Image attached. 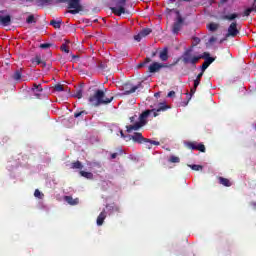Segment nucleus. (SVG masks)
<instances>
[{
  "instance_id": "obj_1",
  "label": "nucleus",
  "mask_w": 256,
  "mask_h": 256,
  "mask_svg": "<svg viewBox=\"0 0 256 256\" xmlns=\"http://www.w3.org/2000/svg\"><path fill=\"white\" fill-rule=\"evenodd\" d=\"M169 109V105L165 103H160L157 108L151 109V110H145L140 114V116L137 118V115H134L130 117V122L132 123L129 126H126V129H141L142 127H145L147 125L149 117H158L159 113L161 111H167Z\"/></svg>"
},
{
  "instance_id": "obj_2",
  "label": "nucleus",
  "mask_w": 256,
  "mask_h": 256,
  "mask_svg": "<svg viewBox=\"0 0 256 256\" xmlns=\"http://www.w3.org/2000/svg\"><path fill=\"white\" fill-rule=\"evenodd\" d=\"M131 131L133 129H127L125 132L123 130H120V135L122 139L126 141H133L134 143H138L139 145H142V143H145V149H153V145L159 146L161 143L159 141L151 140L149 138L143 137V134L139 132H135L133 135H131Z\"/></svg>"
},
{
  "instance_id": "obj_3",
  "label": "nucleus",
  "mask_w": 256,
  "mask_h": 256,
  "mask_svg": "<svg viewBox=\"0 0 256 256\" xmlns=\"http://www.w3.org/2000/svg\"><path fill=\"white\" fill-rule=\"evenodd\" d=\"M193 47H195V45L191 46L190 48H187L183 52L181 57H179L176 60L174 65H177L179 63V61H182V63L184 65H192L193 67H195L197 65V63H199V61L201 60V57H200V55L193 54Z\"/></svg>"
},
{
  "instance_id": "obj_4",
  "label": "nucleus",
  "mask_w": 256,
  "mask_h": 256,
  "mask_svg": "<svg viewBox=\"0 0 256 256\" xmlns=\"http://www.w3.org/2000/svg\"><path fill=\"white\" fill-rule=\"evenodd\" d=\"M113 99L114 97L105 98V92L103 90H96L94 95L89 97V103L94 107H99V105H109Z\"/></svg>"
},
{
  "instance_id": "obj_5",
  "label": "nucleus",
  "mask_w": 256,
  "mask_h": 256,
  "mask_svg": "<svg viewBox=\"0 0 256 256\" xmlns=\"http://www.w3.org/2000/svg\"><path fill=\"white\" fill-rule=\"evenodd\" d=\"M58 3H68V13L71 15H77L83 11V5H81V0H58Z\"/></svg>"
},
{
  "instance_id": "obj_6",
  "label": "nucleus",
  "mask_w": 256,
  "mask_h": 256,
  "mask_svg": "<svg viewBox=\"0 0 256 256\" xmlns=\"http://www.w3.org/2000/svg\"><path fill=\"white\" fill-rule=\"evenodd\" d=\"M115 7H111V11L117 17H121V15L125 14V5H127V0H114L113 1Z\"/></svg>"
},
{
  "instance_id": "obj_7",
  "label": "nucleus",
  "mask_w": 256,
  "mask_h": 256,
  "mask_svg": "<svg viewBox=\"0 0 256 256\" xmlns=\"http://www.w3.org/2000/svg\"><path fill=\"white\" fill-rule=\"evenodd\" d=\"M176 15V20L172 25V33L174 35H179V32L183 28V23H185V19L183 18V16H181V13H179V11H176Z\"/></svg>"
},
{
  "instance_id": "obj_8",
  "label": "nucleus",
  "mask_w": 256,
  "mask_h": 256,
  "mask_svg": "<svg viewBox=\"0 0 256 256\" xmlns=\"http://www.w3.org/2000/svg\"><path fill=\"white\" fill-rule=\"evenodd\" d=\"M200 59H205L204 63L200 67L201 71H207L209 68V65L215 61V58L211 57V54L209 52H204L200 55Z\"/></svg>"
},
{
  "instance_id": "obj_9",
  "label": "nucleus",
  "mask_w": 256,
  "mask_h": 256,
  "mask_svg": "<svg viewBox=\"0 0 256 256\" xmlns=\"http://www.w3.org/2000/svg\"><path fill=\"white\" fill-rule=\"evenodd\" d=\"M187 147L188 149H192V151H200L201 153H205L206 151L205 145L202 143L197 144V142H188Z\"/></svg>"
},
{
  "instance_id": "obj_10",
  "label": "nucleus",
  "mask_w": 256,
  "mask_h": 256,
  "mask_svg": "<svg viewBox=\"0 0 256 256\" xmlns=\"http://www.w3.org/2000/svg\"><path fill=\"white\" fill-rule=\"evenodd\" d=\"M239 33V29L237 28V21L231 22L228 27V31L226 36L235 37Z\"/></svg>"
},
{
  "instance_id": "obj_11",
  "label": "nucleus",
  "mask_w": 256,
  "mask_h": 256,
  "mask_svg": "<svg viewBox=\"0 0 256 256\" xmlns=\"http://www.w3.org/2000/svg\"><path fill=\"white\" fill-rule=\"evenodd\" d=\"M163 67H165V65L159 63V62H153L149 67H148V71L149 73H157V71L163 69Z\"/></svg>"
},
{
  "instance_id": "obj_12",
  "label": "nucleus",
  "mask_w": 256,
  "mask_h": 256,
  "mask_svg": "<svg viewBox=\"0 0 256 256\" xmlns=\"http://www.w3.org/2000/svg\"><path fill=\"white\" fill-rule=\"evenodd\" d=\"M87 115H89V112L83 109H78L74 112V119L83 120Z\"/></svg>"
},
{
  "instance_id": "obj_13",
  "label": "nucleus",
  "mask_w": 256,
  "mask_h": 256,
  "mask_svg": "<svg viewBox=\"0 0 256 256\" xmlns=\"http://www.w3.org/2000/svg\"><path fill=\"white\" fill-rule=\"evenodd\" d=\"M33 65H41V67H47V62L41 60V55H36L34 58L31 59Z\"/></svg>"
},
{
  "instance_id": "obj_14",
  "label": "nucleus",
  "mask_w": 256,
  "mask_h": 256,
  "mask_svg": "<svg viewBox=\"0 0 256 256\" xmlns=\"http://www.w3.org/2000/svg\"><path fill=\"white\" fill-rule=\"evenodd\" d=\"M105 219H107V211L103 210L97 217L96 223L99 227L105 223Z\"/></svg>"
},
{
  "instance_id": "obj_15",
  "label": "nucleus",
  "mask_w": 256,
  "mask_h": 256,
  "mask_svg": "<svg viewBox=\"0 0 256 256\" xmlns=\"http://www.w3.org/2000/svg\"><path fill=\"white\" fill-rule=\"evenodd\" d=\"M0 25H3V27H9V25H11V15H0Z\"/></svg>"
},
{
  "instance_id": "obj_16",
  "label": "nucleus",
  "mask_w": 256,
  "mask_h": 256,
  "mask_svg": "<svg viewBox=\"0 0 256 256\" xmlns=\"http://www.w3.org/2000/svg\"><path fill=\"white\" fill-rule=\"evenodd\" d=\"M218 182L220 185H223V187H231L233 185V182L227 178H224L222 176L218 177Z\"/></svg>"
},
{
  "instance_id": "obj_17",
  "label": "nucleus",
  "mask_w": 256,
  "mask_h": 256,
  "mask_svg": "<svg viewBox=\"0 0 256 256\" xmlns=\"http://www.w3.org/2000/svg\"><path fill=\"white\" fill-rule=\"evenodd\" d=\"M106 209H108L109 215H112V213H119L121 211V208L115 204H107Z\"/></svg>"
},
{
  "instance_id": "obj_18",
  "label": "nucleus",
  "mask_w": 256,
  "mask_h": 256,
  "mask_svg": "<svg viewBox=\"0 0 256 256\" xmlns=\"http://www.w3.org/2000/svg\"><path fill=\"white\" fill-rule=\"evenodd\" d=\"M159 59L162 61H167L169 59V48L165 47L162 51H160Z\"/></svg>"
},
{
  "instance_id": "obj_19",
  "label": "nucleus",
  "mask_w": 256,
  "mask_h": 256,
  "mask_svg": "<svg viewBox=\"0 0 256 256\" xmlns=\"http://www.w3.org/2000/svg\"><path fill=\"white\" fill-rule=\"evenodd\" d=\"M23 77V70L22 69H17L15 72L12 74L11 79L13 81L19 82V80Z\"/></svg>"
},
{
  "instance_id": "obj_20",
  "label": "nucleus",
  "mask_w": 256,
  "mask_h": 256,
  "mask_svg": "<svg viewBox=\"0 0 256 256\" xmlns=\"http://www.w3.org/2000/svg\"><path fill=\"white\" fill-rule=\"evenodd\" d=\"M64 201H66L68 205H79V198L73 199L71 196H65Z\"/></svg>"
},
{
  "instance_id": "obj_21",
  "label": "nucleus",
  "mask_w": 256,
  "mask_h": 256,
  "mask_svg": "<svg viewBox=\"0 0 256 256\" xmlns=\"http://www.w3.org/2000/svg\"><path fill=\"white\" fill-rule=\"evenodd\" d=\"M237 17H239L238 13H232V14L222 16V19L223 21H235Z\"/></svg>"
},
{
  "instance_id": "obj_22",
  "label": "nucleus",
  "mask_w": 256,
  "mask_h": 256,
  "mask_svg": "<svg viewBox=\"0 0 256 256\" xmlns=\"http://www.w3.org/2000/svg\"><path fill=\"white\" fill-rule=\"evenodd\" d=\"M199 85H201V80L199 79H195L194 80V86L193 88L190 89V96L193 97V95H195V93L197 92V87H199Z\"/></svg>"
},
{
  "instance_id": "obj_23",
  "label": "nucleus",
  "mask_w": 256,
  "mask_h": 256,
  "mask_svg": "<svg viewBox=\"0 0 256 256\" xmlns=\"http://www.w3.org/2000/svg\"><path fill=\"white\" fill-rule=\"evenodd\" d=\"M70 169H79V170H81V169H83V164L81 163V161L77 160V161L72 162L70 164Z\"/></svg>"
},
{
  "instance_id": "obj_24",
  "label": "nucleus",
  "mask_w": 256,
  "mask_h": 256,
  "mask_svg": "<svg viewBox=\"0 0 256 256\" xmlns=\"http://www.w3.org/2000/svg\"><path fill=\"white\" fill-rule=\"evenodd\" d=\"M61 23H63V21H61V20L57 21V20L53 19L50 21V25L52 27H54V29H61Z\"/></svg>"
},
{
  "instance_id": "obj_25",
  "label": "nucleus",
  "mask_w": 256,
  "mask_h": 256,
  "mask_svg": "<svg viewBox=\"0 0 256 256\" xmlns=\"http://www.w3.org/2000/svg\"><path fill=\"white\" fill-rule=\"evenodd\" d=\"M207 29L214 33V31H217V29H219V24L211 22L210 24H208Z\"/></svg>"
},
{
  "instance_id": "obj_26",
  "label": "nucleus",
  "mask_w": 256,
  "mask_h": 256,
  "mask_svg": "<svg viewBox=\"0 0 256 256\" xmlns=\"http://www.w3.org/2000/svg\"><path fill=\"white\" fill-rule=\"evenodd\" d=\"M151 33H153V30L151 28H144L140 31V35H142L143 38L151 35Z\"/></svg>"
},
{
  "instance_id": "obj_27",
  "label": "nucleus",
  "mask_w": 256,
  "mask_h": 256,
  "mask_svg": "<svg viewBox=\"0 0 256 256\" xmlns=\"http://www.w3.org/2000/svg\"><path fill=\"white\" fill-rule=\"evenodd\" d=\"M54 91H57L58 93H61V91H67V86L63 84H56L54 86Z\"/></svg>"
},
{
  "instance_id": "obj_28",
  "label": "nucleus",
  "mask_w": 256,
  "mask_h": 256,
  "mask_svg": "<svg viewBox=\"0 0 256 256\" xmlns=\"http://www.w3.org/2000/svg\"><path fill=\"white\" fill-rule=\"evenodd\" d=\"M140 87H141V83H139L136 86H133L130 90H126L124 92V95H131V93H135V91H137V89H140Z\"/></svg>"
},
{
  "instance_id": "obj_29",
  "label": "nucleus",
  "mask_w": 256,
  "mask_h": 256,
  "mask_svg": "<svg viewBox=\"0 0 256 256\" xmlns=\"http://www.w3.org/2000/svg\"><path fill=\"white\" fill-rule=\"evenodd\" d=\"M81 177H85V179H93V173L85 172L83 170L80 171Z\"/></svg>"
},
{
  "instance_id": "obj_30",
  "label": "nucleus",
  "mask_w": 256,
  "mask_h": 256,
  "mask_svg": "<svg viewBox=\"0 0 256 256\" xmlns=\"http://www.w3.org/2000/svg\"><path fill=\"white\" fill-rule=\"evenodd\" d=\"M26 23H28V25H31V23H37V20H35V16L31 14L27 17Z\"/></svg>"
},
{
  "instance_id": "obj_31",
  "label": "nucleus",
  "mask_w": 256,
  "mask_h": 256,
  "mask_svg": "<svg viewBox=\"0 0 256 256\" xmlns=\"http://www.w3.org/2000/svg\"><path fill=\"white\" fill-rule=\"evenodd\" d=\"M189 167L192 169V171H201L203 169L202 165L197 164L189 165Z\"/></svg>"
},
{
  "instance_id": "obj_32",
  "label": "nucleus",
  "mask_w": 256,
  "mask_h": 256,
  "mask_svg": "<svg viewBox=\"0 0 256 256\" xmlns=\"http://www.w3.org/2000/svg\"><path fill=\"white\" fill-rule=\"evenodd\" d=\"M169 162L170 163H180L181 162V159L178 157V156H171L169 158Z\"/></svg>"
},
{
  "instance_id": "obj_33",
  "label": "nucleus",
  "mask_w": 256,
  "mask_h": 256,
  "mask_svg": "<svg viewBox=\"0 0 256 256\" xmlns=\"http://www.w3.org/2000/svg\"><path fill=\"white\" fill-rule=\"evenodd\" d=\"M253 11L255 12V10L253 9V7H250L248 9H246L244 11V17H249L251 15V13H253Z\"/></svg>"
},
{
  "instance_id": "obj_34",
  "label": "nucleus",
  "mask_w": 256,
  "mask_h": 256,
  "mask_svg": "<svg viewBox=\"0 0 256 256\" xmlns=\"http://www.w3.org/2000/svg\"><path fill=\"white\" fill-rule=\"evenodd\" d=\"M34 197H37L38 199H43L44 195L43 193H41V191H39V189H36L34 191Z\"/></svg>"
},
{
  "instance_id": "obj_35",
  "label": "nucleus",
  "mask_w": 256,
  "mask_h": 256,
  "mask_svg": "<svg viewBox=\"0 0 256 256\" xmlns=\"http://www.w3.org/2000/svg\"><path fill=\"white\" fill-rule=\"evenodd\" d=\"M74 96H75L77 99H82V97H83V90L78 89V90L75 92Z\"/></svg>"
},
{
  "instance_id": "obj_36",
  "label": "nucleus",
  "mask_w": 256,
  "mask_h": 256,
  "mask_svg": "<svg viewBox=\"0 0 256 256\" xmlns=\"http://www.w3.org/2000/svg\"><path fill=\"white\" fill-rule=\"evenodd\" d=\"M33 91H37L38 93H41V91H43V87L41 86V84H34V87L32 88Z\"/></svg>"
},
{
  "instance_id": "obj_37",
  "label": "nucleus",
  "mask_w": 256,
  "mask_h": 256,
  "mask_svg": "<svg viewBox=\"0 0 256 256\" xmlns=\"http://www.w3.org/2000/svg\"><path fill=\"white\" fill-rule=\"evenodd\" d=\"M141 39H143V35H141V32L134 36V40L138 43H140Z\"/></svg>"
},
{
  "instance_id": "obj_38",
  "label": "nucleus",
  "mask_w": 256,
  "mask_h": 256,
  "mask_svg": "<svg viewBox=\"0 0 256 256\" xmlns=\"http://www.w3.org/2000/svg\"><path fill=\"white\" fill-rule=\"evenodd\" d=\"M61 51L64 53H69V48H67V44H62L60 47Z\"/></svg>"
},
{
  "instance_id": "obj_39",
  "label": "nucleus",
  "mask_w": 256,
  "mask_h": 256,
  "mask_svg": "<svg viewBox=\"0 0 256 256\" xmlns=\"http://www.w3.org/2000/svg\"><path fill=\"white\" fill-rule=\"evenodd\" d=\"M49 47H51V44L49 43L40 44V49H49Z\"/></svg>"
},
{
  "instance_id": "obj_40",
  "label": "nucleus",
  "mask_w": 256,
  "mask_h": 256,
  "mask_svg": "<svg viewBox=\"0 0 256 256\" xmlns=\"http://www.w3.org/2000/svg\"><path fill=\"white\" fill-rule=\"evenodd\" d=\"M205 71L201 70V72L196 76V79H198V81H201V78L203 77Z\"/></svg>"
},
{
  "instance_id": "obj_41",
  "label": "nucleus",
  "mask_w": 256,
  "mask_h": 256,
  "mask_svg": "<svg viewBox=\"0 0 256 256\" xmlns=\"http://www.w3.org/2000/svg\"><path fill=\"white\" fill-rule=\"evenodd\" d=\"M195 45H199L201 43V39L199 37L194 38Z\"/></svg>"
},
{
  "instance_id": "obj_42",
  "label": "nucleus",
  "mask_w": 256,
  "mask_h": 256,
  "mask_svg": "<svg viewBox=\"0 0 256 256\" xmlns=\"http://www.w3.org/2000/svg\"><path fill=\"white\" fill-rule=\"evenodd\" d=\"M145 63L144 62H141L137 65V69H142V67H145Z\"/></svg>"
},
{
  "instance_id": "obj_43",
  "label": "nucleus",
  "mask_w": 256,
  "mask_h": 256,
  "mask_svg": "<svg viewBox=\"0 0 256 256\" xmlns=\"http://www.w3.org/2000/svg\"><path fill=\"white\" fill-rule=\"evenodd\" d=\"M215 41H217V38H215V37H211L210 39H209V43L211 44V43H215Z\"/></svg>"
},
{
  "instance_id": "obj_44",
  "label": "nucleus",
  "mask_w": 256,
  "mask_h": 256,
  "mask_svg": "<svg viewBox=\"0 0 256 256\" xmlns=\"http://www.w3.org/2000/svg\"><path fill=\"white\" fill-rule=\"evenodd\" d=\"M167 97H175V91H170Z\"/></svg>"
},
{
  "instance_id": "obj_45",
  "label": "nucleus",
  "mask_w": 256,
  "mask_h": 256,
  "mask_svg": "<svg viewBox=\"0 0 256 256\" xmlns=\"http://www.w3.org/2000/svg\"><path fill=\"white\" fill-rule=\"evenodd\" d=\"M119 153H112L111 154V159H117Z\"/></svg>"
},
{
  "instance_id": "obj_46",
  "label": "nucleus",
  "mask_w": 256,
  "mask_h": 256,
  "mask_svg": "<svg viewBox=\"0 0 256 256\" xmlns=\"http://www.w3.org/2000/svg\"><path fill=\"white\" fill-rule=\"evenodd\" d=\"M252 8L254 10V13H256V0H254V2L252 4Z\"/></svg>"
},
{
  "instance_id": "obj_47",
  "label": "nucleus",
  "mask_w": 256,
  "mask_h": 256,
  "mask_svg": "<svg viewBox=\"0 0 256 256\" xmlns=\"http://www.w3.org/2000/svg\"><path fill=\"white\" fill-rule=\"evenodd\" d=\"M40 3H51V0H38Z\"/></svg>"
},
{
  "instance_id": "obj_48",
  "label": "nucleus",
  "mask_w": 256,
  "mask_h": 256,
  "mask_svg": "<svg viewBox=\"0 0 256 256\" xmlns=\"http://www.w3.org/2000/svg\"><path fill=\"white\" fill-rule=\"evenodd\" d=\"M144 63H145V65H147V63H151V58H146V59L144 60Z\"/></svg>"
},
{
  "instance_id": "obj_49",
  "label": "nucleus",
  "mask_w": 256,
  "mask_h": 256,
  "mask_svg": "<svg viewBox=\"0 0 256 256\" xmlns=\"http://www.w3.org/2000/svg\"><path fill=\"white\" fill-rule=\"evenodd\" d=\"M98 67H99L100 69H105V64L100 63V64L98 65Z\"/></svg>"
},
{
  "instance_id": "obj_50",
  "label": "nucleus",
  "mask_w": 256,
  "mask_h": 256,
  "mask_svg": "<svg viewBox=\"0 0 256 256\" xmlns=\"http://www.w3.org/2000/svg\"><path fill=\"white\" fill-rule=\"evenodd\" d=\"M151 57H157V51L152 52Z\"/></svg>"
},
{
  "instance_id": "obj_51",
  "label": "nucleus",
  "mask_w": 256,
  "mask_h": 256,
  "mask_svg": "<svg viewBox=\"0 0 256 256\" xmlns=\"http://www.w3.org/2000/svg\"><path fill=\"white\" fill-rule=\"evenodd\" d=\"M77 58H79V56L72 55V59H77Z\"/></svg>"
},
{
  "instance_id": "obj_52",
  "label": "nucleus",
  "mask_w": 256,
  "mask_h": 256,
  "mask_svg": "<svg viewBox=\"0 0 256 256\" xmlns=\"http://www.w3.org/2000/svg\"><path fill=\"white\" fill-rule=\"evenodd\" d=\"M180 1H184L186 3H189L191 0H180Z\"/></svg>"
},
{
  "instance_id": "obj_53",
  "label": "nucleus",
  "mask_w": 256,
  "mask_h": 256,
  "mask_svg": "<svg viewBox=\"0 0 256 256\" xmlns=\"http://www.w3.org/2000/svg\"><path fill=\"white\" fill-rule=\"evenodd\" d=\"M168 1H170V3H175V1H177V0H168Z\"/></svg>"
},
{
  "instance_id": "obj_54",
  "label": "nucleus",
  "mask_w": 256,
  "mask_h": 256,
  "mask_svg": "<svg viewBox=\"0 0 256 256\" xmlns=\"http://www.w3.org/2000/svg\"><path fill=\"white\" fill-rule=\"evenodd\" d=\"M119 155H123V150H120Z\"/></svg>"
},
{
  "instance_id": "obj_55",
  "label": "nucleus",
  "mask_w": 256,
  "mask_h": 256,
  "mask_svg": "<svg viewBox=\"0 0 256 256\" xmlns=\"http://www.w3.org/2000/svg\"><path fill=\"white\" fill-rule=\"evenodd\" d=\"M154 96H155V97L159 96V93H155Z\"/></svg>"
},
{
  "instance_id": "obj_56",
  "label": "nucleus",
  "mask_w": 256,
  "mask_h": 256,
  "mask_svg": "<svg viewBox=\"0 0 256 256\" xmlns=\"http://www.w3.org/2000/svg\"><path fill=\"white\" fill-rule=\"evenodd\" d=\"M26 1H28V2H30V3H33V0H26Z\"/></svg>"
},
{
  "instance_id": "obj_57",
  "label": "nucleus",
  "mask_w": 256,
  "mask_h": 256,
  "mask_svg": "<svg viewBox=\"0 0 256 256\" xmlns=\"http://www.w3.org/2000/svg\"><path fill=\"white\" fill-rule=\"evenodd\" d=\"M94 23H97V19L94 20Z\"/></svg>"
},
{
  "instance_id": "obj_58",
  "label": "nucleus",
  "mask_w": 256,
  "mask_h": 256,
  "mask_svg": "<svg viewBox=\"0 0 256 256\" xmlns=\"http://www.w3.org/2000/svg\"><path fill=\"white\" fill-rule=\"evenodd\" d=\"M254 129H256V124H255V127H254Z\"/></svg>"
}]
</instances>
